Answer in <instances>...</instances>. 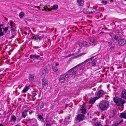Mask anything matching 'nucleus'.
Segmentation results:
<instances>
[{
	"mask_svg": "<svg viewBox=\"0 0 126 126\" xmlns=\"http://www.w3.org/2000/svg\"><path fill=\"white\" fill-rule=\"evenodd\" d=\"M109 106V102L106 100L101 101L99 104V108L102 111H104L107 110Z\"/></svg>",
	"mask_w": 126,
	"mask_h": 126,
	"instance_id": "obj_1",
	"label": "nucleus"
},
{
	"mask_svg": "<svg viewBox=\"0 0 126 126\" xmlns=\"http://www.w3.org/2000/svg\"><path fill=\"white\" fill-rule=\"evenodd\" d=\"M114 102L118 106H121L123 105L125 103V101L122 98L118 97H115L114 99Z\"/></svg>",
	"mask_w": 126,
	"mask_h": 126,
	"instance_id": "obj_2",
	"label": "nucleus"
},
{
	"mask_svg": "<svg viewBox=\"0 0 126 126\" xmlns=\"http://www.w3.org/2000/svg\"><path fill=\"white\" fill-rule=\"evenodd\" d=\"M48 73V70L47 66L43 67V69L40 72V74L41 78L44 79L46 74Z\"/></svg>",
	"mask_w": 126,
	"mask_h": 126,
	"instance_id": "obj_3",
	"label": "nucleus"
},
{
	"mask_svg": "<svg viewBox=\"0 0 126 126\" xmlns=\"http://www.w3.org/2000/svg\"><path fill=\"white\" fill-rule=\"evenodd\" d=\"M76 68L75 66H74L68 70L67 72L68 73L71 75H75V76H79V74H78V75L77 74H76V71L74 70Z\"/></svg>",
	"mask_w": 126,
	"mask_h": 126,
	"instance_id": "obj_4",
	"label": "nucleus"
},
{
	"mask_svg": "<svg viewBox=\"0 0 126 126\" xmlns=\"http://www.w3.org/2000/svg\"><path fill=\"white\" fill-rule=\"evenodd\" d=\"M14 23V22L12 21H10V25L11 26V29L12 31L13 34L14 35H16L17 33V31L15 29V27H14L13 25V24Z\"/></svg>",
	"mask_w": 126,
	"mask_h": 126,
	"instance_id": "obj_5",
	"label": "nucleus"
},
{
	"mask_svg": "<svg viewBox=\"0 0 126 126\" xmlns=\"http://www.w3.org/2000/svg\"><path fill=\"white\" fill-rule=\"evenodd\" d=\"M126 43V41L123 38H120L118 41V44L120 46H123Z\"/></svg>",
	"mask_w": 126,
	"mask_h": 126,
	"instance_id": "obj_6",
	"label": "nucleus"
},
{
	"mask_svg": "<svg viewBox=\"0 0 126 126\" xmlns=\"http://www.w3.org/2000/svg\"><path fill=\"white\" fill-rule=\"evenodd\" d=\"M84 117V116L83 114H79L77 116L76 119L78 121L80 122L83 120Z\"/></svg>",
	"mask_w": 126,
	"mask_h": 126,
	"instance_id": "obj_7",
	"label": "nucleus"
},
{
	"mask_svg": "<svg viewBox=\"0 0 126 126\" xmlns=\"http://www.w3.org/2000/svg\"><path fill=\"white\" fill-rule=\"evenodd\" d=\"M121 98L126 99V90H124L121 93Z\"/></svg>",
	"mask_w": 126,
	"mask_h": 126,
	"instance_id": "obj_8",
	"label": "nucleus"
},
{
	"mask_svg": "<svg viewBox=\"0 0 126 126\" xmlns=\"http://www.w3.org/2000/svg\"><path fill=\"white\" fill-rule=\"evenodd\" d=\"M98 99V98L97 97H92L90 98L89 103L92 104H93L95 102L96 100Z\"/></svg>",
	"mask_w": 126,
	"mask_h": 126,
	"instance_id": "obj_9",
	"label": "nucleus"
},
{
	"mask_svg": "<svg viewBox=\"0 0 126 126\" xmlns=\"http://www.w3.org/2000/svg\"><path fill=\"white\" fill-rule=\"evenodd\" d=\"M104 94V92L103 91L101 90L98 91L97 94V95L98 99L102 97Z\"/></svg>",
	"mask_w": 126,
	"mask_h": 126,
	"instance_id": "obj_10",
	"label": "nucleus"
},
{
	"mask_svg": "<svg viewBox=\"0 0 126 126\" xmlns=\"http://www.w3.org/2000/svg\"><path fill=\"white\" fill-rule=\"evenodd\" d=\"M40 57V56L36 54H31L30 56V58L31 59L35 58L36 59H38Z\"/></svg>",
	"mask_w": 126,
	"mask_h": 126,
	"instance_id": "obj_11",
	"label": "nucleus"
},
{
	"mask_svg": "<svg viewBox=\"0 0 126 126\" xmlns=\"http://www.w3.org/2000/svg\"><path fill=\"white\" fill-rule=\"evenodd\" d=\"M28 110H25L22 112V115L21 117L25 118L27 116V113L28 112Z\"/></svg>",
	"mask_w": 126,
	"mask_h": 126,
	"instance_id": "obj_12",
	"label": "nucleus"
},
{
	"mask_svg": "<svg viewBox=\"0 0 126 126\" xmlns=\"http://www.w3.org/2000/svg\"><path fill=\"white\" fill-rule=\"evenodd\" d=\"M90 8L84 9L83 10V12L85 14H93V11H90Z\"/></svg>",
	"mask_w": 126,
	"mask_h": 126,
	"instance_id": "obj_13",
	"label": "nucleus"
},
{
	"mask_svg": "<svg viewBox=\"0 0 126 126\" xmlns=\"http://www.w3.org/2000/svg\"><path fill=\"white\" fill-rule=\"evenodd\" d=\"M89 46L88 43L86 42L85 41H83L82 42V47H87Z\"/></svg>",
	"mask_w": 126,
	"mask_h": 126,
	"instance_id": "obj_14",
	"label": "nucleus"
},
{
	"mask_svg": "<svg viewBox=\"0 0 126 126\" xmlns=\"http://www.w3.org/2000/svg\"><path fill=\"white\" fill-rule=\"evenodd\" d=\"M42 82L43 86H46L47 85L48 81L47 79H42Z\"/></svg>",
	"mask_w": 126,
	"mask_h": 126,
	"instance_id": "obj_15",
	"label": "nucleus"
},
{
	"mask_svg": "<svg viewBox=\"0 0 126 126\" xmlns=\"http://www.w3.org/2000/svg\"><path fill=\"white\" fill-rule=\"evenodd\" d=\"M84 1L83 0H77V2L79 6H82L84 5Z\"/></svg>",
	"mask_w": 126,
	"mask_h": 126,
	"instance_id": "obj_16",
	"label": "nucleus"
},
{
	"mask_svg": "<svg viewBox=\"0 0 126 126\" xmlns=\"http://www.w3.org/2000/svg\"><path fill=\"white\" fill-rule=\"evenodd\" d=\"M30 88L29 86L28 85H26L24 88L23 89L22 91V93H24L28 91Z\"/></svg>",
	"mask_w": 126,
	"mask_h": 126,
	"instance_id": "obj_17",
	"label": "nucleus"
},
{
	"mask_svg": "<svg viewBox=\"0 0 126 126\" xmlns=\"http://www.w3.org/2000/svg\"><path fill=\"white\" fill-rule=\"evenodd\" d=\"M43 37L40 36L39 35H35V40H37L38 39L39 41H41L43 38Z\"/></svg>",
	"mask_w": 126,
	"mask_h": 126,
	"instance_id": "obj_18",
	"label": "nucleus"
},
{
	"mask_svg": "<svg viewBox=\"0 0 126 126\" xmlns=\"http://www.w3.org/2000/svg\"><path fill=\"white\" fill-rule=\"evenodd\" d=\"M96 43V41L94 39H91L89 42V43L92 45H94Z\"/></svg>",
	"mask_w": 126,
	"mask_h": 126,
	"instance_id": "obj_19",
	"label": "nucleus"
},
{
	"mask_svg": "<svg viewBox=\"0 0 126 126\" xmlns=\"http://www.w3.org/2000/svg\"><path fill=\"white\" fill-rule=\"evenodd\" d=\"M119 117L120 118L126 119V113L124 112L120 113Z\"/></svg>",
	"mask_w": 126,
	"mask_h": 126,
	"instance_id": "obj_20",
	"label": "nucleus"
},
{
	"mask_svg": "<svg viewBox=\"0 0 126 126\" xmlns=\"http://www.w3.org/2000/svg\"><path fill=\"white\" fill-rule=\"evenodd\" d=\"M16 120V118L15 116L13 115H12L11 117L10 118V121L15 122Z\"/></svg>",
	"mask_w": 126,
	"mask_h": 126,
	"instance_id": "obj_21",
	"label": "nucleus"
},
{
	"mask_svg": "<svg viewBox=\"0 0 126 126\" xmlns=\"http://www.w3.org/2000/svg\"><path fill=\"white\" fill-rule=\"evenodd\" d=\"M29 77L30 79H34L35 78V75L33 73H31L29 74Z\"/></svg>",
	"mask_w": 126,
	"mask_h": 126,
	"instance_id": "obj_22",
	"label": "nucleus"
},
{
	"mask_svg": "<svg viewBox=\"0 0 126 126\" xmlns=\"http://www.w3.org/2000/svg\"><path fill=\"white\" fill-rule=\"evenodd\" d=\"M81 111V112L83 114H85L86 112V110L85 107L84 106H83L82 108L80 109Z\"/></svg>",
	"mask_w": 126,
	"mask_h": 126,
	"instance_id": "obj_23",
	"label": "nucleus"
},
{
	"mask_svg": "<svg viewBox=\"0 0 126 126\" xmlns=\"http://www.w3.org/2000/svg\"><path fill=\"white\" fill-rule=\"evenodd\" d=\"M95 57V56H94L92 57L91 58H89L88 59H87L85 61L86 63L88 62V61L91 60L92 61V62H94V60L95 59H94V57Z\"/></svg>",
	"mask_w": 126,
	"mask_h": 126,
	"instance_id": "obj_24",
	"label": "nucleus"
},
{
	"mask_svg": "<svg viewBox=\"0 0 126 126\" xmlns=\"http://www.w3.org/2000/svg\"><path fill=\"white\" fill-rule=\"evenodd\" d=\"M93 13H94V14H97L98 13H99L100 11L99 10H98L97 9H93Z\"/></svg>",
	"mask_w": 126,
	"mask_h": 126,
	"instance_id": "obj_25",
	"label": "nucleus"
},
{
	"mask_svg": "<svg viewBox=\"0 0 126 126\" xmlns=\"http://www.w3.org/2000/svg\"><path fill=\"white\" fill-rule=\"evenodd\" d=\"M112 46H111L109 48V50L110 51H113L114 50L115 48V44H112Z\"/></svg>",
	"mask_w": 126,
	"mask_h": 126,
	"instance_id": "obj_26",
	"label": "nucleus"
},
{
	"mask_svg": "<svg viewBox=\"0 0 126 126\" xmlns=\"http://www.w3.org/2000/svg\"><path fill=\"white\" fill-rule=\"evenodd\" d=\"M38 118H39V120L43 122L44 120L43 117L41 115H38Z\"/></svg>",
	"mask_w": 126,
	"mask_h": 126,
	"instance_id": "obj_27",
	"label": "nucleus"
},
{
	"mask_svg": "<svg viewBox=\"0 0 126 126\" xmlns=\"http://www.w3.org/2000/svg\"><path fill=\"white\" fill-rule=\"evenodd\" d=\"M44 10L46 11H50L52 10V9L48 8L47 6H45L44 7Z\"/></svg>",
	"mask_w": 126,
	"mask_h": 126,
	"instance_id": "obj_28",
	"label": "nucleus"
},
{
	"mask_svg": "<svg viewBox=\"0 0 126 126\" xmlns=\"http://www.w3.org/2000/svg\"><path fill=\"white\" fill-rule=\"evenodd\" d=\"M52 69L53 71L54 72H56L58 70V68L57 67H56V66H53Z\"/></svg>",
	"mask_w": 126,
	"mask_h": 126,
	"instance_id": "obj_29",
	"label": "nucleus"
},
{
	"mask_svg": "<svg viewBox=\"0 0 126 126\" xmlns=\"http://www.w3.org/2000/svg\"><path fill=\"white\" fill-rule=\"evenodd\" d=\"M24 15V13L23 12H21L19 14V16L20 18H22L23 17Z\"/></svg>",
	"mask_w": 126,
	"mask_h": 126,
	"instance_id": "obj_30",
	"label": "nucleus"
},
{
	"mask_svg": "<svg viewBox=\"0 0 126 126\" xmlns=\"http://www.w3.org/2000/svg\"><path fill=\"white\" fill-rule=\"evenodd\" d=\"M97 63V61L92 62L91 63L92 65L93 66H96Z\"/></svg>",
	"mask_w": 126,
	"mask_h": 126,
	"instance_id": "obj_31",
	"label": "nucleus"
},
{
	"mask_svg": "<svg viewBox=\"0 0 126 126\" xmlns=\"http://www.w3.org/2000/svg\"><path fill=\"white\" fill-rule=\"evenodd\" d=\"M86 63L85 61H84L83 62H82L81 63H79V64H78V65H76V66H75L77 68V67H78L79 66H81L82 64H84V63Z\"/></svg>",
	"mask_w": 126,
	"mask_h": 126,
	"instance_id": "obj_32",
	"label": "nucleus"
},
{
	"mask_svg": "<svg viewBox=\"0 0 126 126\" xmlns=\"http://www.w3.org/2000/svg\"><path fill=\"white\" fill-rule=\"evenodd\" d=\"M58 5H53V6L52 8V9H55L56 10L58 8Z\"/></svg>",
	"mask_w": 126,
	"mask_h": 126,
	"instance_id": "obj_33",
	"label": "nucleus"
},
{
	"mask_svg": "<svg viewBox=\"0 0 126 126\" xmlns=\"http://www.w3.org/2000/svg\"><path fill=\"white\" fill-rule=\"evenodd\" d=\"M44 104L42 102H41L39 103V107L40 108L42 109L43 107Z\"/></svg>",
	"mask_w": 126,
	"mask_h": 126,
	"instance_id": "obj_34",
	"label": "nucleus"
},
{
	"mask_svg": "<svg viewBox=\"0 0 126 126\" xmlns=\"http://www.w3.org/2000/svg\"><path fill=\"white\" fill-rule=\"evenodd\" d=\"M9 26H8V27H5V28H3L2 29H3V31H5L6 32L7 31H8V27H9Z\"/></svg>",
	"mask_w": 126,
	"mask_h": 126,
	"instance_id": "obj_35",
	"label": "nucleus"
},
{
	"mask_svg": "<svg viewBox=\"0 0 126 126\" xmlns=\"http://www.w3.org/2000/svg\"><path fill=\"white\" fill-rule=\"evenodd\" d=\"M32 95H31L32 97L33 98L36 95V93L34 92H33L32 93Z\"/></svg>",
	"mask_w": 126,
	"mask_h": 126,
	"instance_id": "obj_36",
	"label": "nucleus"
},
{
	"mask_svg": "<svg viewBox=\"0 0 126 126\" xmlns=\"http://www.w3.org/2000/svg\"><path fill=\"white\" fill-rule=\"evenodd\" d=\"M69 74L68 73H66L64 74L65 77L66 78H68L69 77Z\"/></svg>",
	"mask_w": 126,
	"mask_h": 126,
	"instance_id": "obj_37",
	"label": "nucleus"
},
{
	"mask_svg": "<svg viewBox=\"0 0 126 126\" xmlns=\"http://www.w3.org/2000/svg\"><path fill=\"white\" fill-rule=\"evenodd\" d=\"M102 125L100 123H96L95 124L94 126H102Z\"/></svg>",
	"mask_w": 126,
	"mask_h": 126,
	"instance_id": "obj_38",
	"label": "nucleus"
},
{
	"mask_svg": "<svg viewBox=\"0 0 126 126\" xmlns=\"http://www.w3.org/2000/svg\"><path fill=\"white\" fill-rule=\"evenodd\" d=\"M77 44L78 45V46H79L81 47H82V43L78 42Z\"/></svg>",
	"mask_w": 126,
	"mask_h": 126,
	"instance_id": "obj_39",
	"label": "nucleus"
},
{
	"mask_svg": "<svg viewBox=\"0 0 126 126\" xmlns=\"http://www.w3.org/2000/svg\"><path fill=\"white\" fill-rule=\"evenodd\" d=\"M120 39V38L118 36H116V37H115V38L114 39L116 40V41H118Z\"/></svg>",
	"mask_w": 126,
	"mask_h": 126,
	"instance_id": "obj_40",
	"label": "nucleus"
},
{
	"mask_svg": "<svg viewBox=\"0 0 126 126\" xmlns=\"http://www.w3.org/2000/svg\"><path fill=\"white\" fill-rule=\"evenodd\" d=\"M59 79H65L64 74L61 75Z\"/></svg>",
	"mask_w": 126,
	"mask_h": 126,
	"instance_id": "obj_41",
	"label": "nucleus"
},
{
	"mask_svg": "<svg viewBox=\"0 0 126 126\" xmlns=\"http://www.w3.org/2000/svg\"><path fill=\"white\" fill-rule=\"evenodd\" d=\"M119 124V123H114L112 124L113 126H117Z\"/></svg>",
	"mask_w": 126,
	"mask_h": 126,
	"instance_id": "obj_42",
	"label": "nucleus"
},
{
	"mask_svg": "<svg viewBox=\"0 0 126 126\" xmlns=\"http://www.w3.org/2000/svg\"><path fill=\"white\" fill-rule=\"evenodd\" d=\"M101 3L103 4H104L105 5L107 3V1H104L103 0H102L101 2Z\"/></svg>",
	"mask_w": 126,
	"mask_h": 126,
	"instance_id": "obj_43",
	"label": "nucleus"
},
{
	"mask_svg": "<svg viewBox=\"0 0 126 126\" xmlns=\"http://www.w3.org/2000/svg\"><path fill=\"white\" fill-rule=\"evenodd\" d=\"M109 47H110L111 46H112V44H114L113 43H109Z\"/></svg>",
	"mask_w": 126,
	"mask_h": 126,
	"instance_id": "obj_44",
	"label": "nucleus"
},
{
	"mask_svg": "<svg viewBox=\"0 0 126 126\" xmlns=\"http://www.w3.org/2000/svg\"><path fill=\"white\" fill-rule=\"evenodd\" d=\"M113 112L114 115H115L116 114V111L115 110H113Z\"/></svg>",
	"mask_w": 126,
	"mask_h": 126,
	"instance_id": "obj_45",
	"label": "nucleus"
},
{
	"mask_svg": "<svg viewBox=\"0 0 126 126\" xmlns=\"http://www.w3.org/2000/svg\"><path fill=\"white\" fill-rule=\"evenodd\" d=\"M85 54V53H81L79 55H78V56H82V55H83V54Z\"/></svg>",
	"mask_w": 126,
	"mask_h": 126,
	"instance_id": "obj_46",
	"label": "nucleus"
},
{
	"mask_svg": "<svg viewBox=\"0 0 126 126\" xmlns=\"http://www.w3.org/2000/svg\"><path fill=\"white\" fill-rule=\"evenodd\" d=\"M4 34V33L3 32H0V37L1 36L3 35Z\"/></svg>",
	"mask_w": 126,
	"mask_h": 126,
	"instance_id": "obj_47",
	"label": "nucleus"
},
{
	"mask_svg": "<svg viewBox=\"0 0 126 126\" xmlns=\"http://www.w3.org/2000/svg\"><path fill=\"white\" fill-rule=\"evenodd\" d=\"M115 37H116V35H113L112 37V38L114 39L115 38Z\"/></svg>",
	"mask_w": 126,
	"mask_h": 126,
	"instance_id": "obj_48",
	"label": "nucleus"
},
{
	"mask_svg": "<svg viewBox=\"0 0 126 126\" xmlns=\"http://www.w3.org/2000/svg\"><path fill=\"white\" fill-rule=\"evenodd\" d=\"M33 112V111H29V113L30 114H31Z\"/></svg>",
	"mask_w": 126,
	"mask_h": 126,
	"instance_id": "obj_49",
	"label": "nucleus"
},
{
	"mask_svg": "<svg viewBox=\"0 0 126 126\" xmlns=\"http://www.w3.org/2000/svg\"><path fill=\"white\" fill-rule=\"evenodd\" d=\"M31 38L35 40V35H34V36H32L31 37Z\"/></svg>",
	"mask_w": 126,
	"mask_h": 126,
	"instance_id": "obj_50",
	"label": "nucleus"
},
{
	"mask_svg": "<svg viewBox=\"0 0 126 126\" xmlns=\"http://www.w3.org/2000/svg\"><path fill=\"white\" fill-rule=\"evenodd\" d=\"M15 37V36L14 35H12L11 37H10V39H12L13 38H14Z\"/></svg>",
	"mask_w": 126,
	"mask_h": 126,
	"instance_id": "obj_51",
	"label": "nucleus"
},
{
	"mask_svg": "<svg viewBox=\"0 0 126 126\" xmlns=\"http://www.w3.org/2000/svg\"><path fill=\"white\" fill-rule=\"evenodd\" d=\"M35 8H37L39 9L40 7L39 6H35Z\"/></svg>",
	"mask_w": 126,
	"mask_h": 126,
	"instance_id": "obj_52",
	"label": "nucleus"
},
{
	"mask_svg": "<svg viewBox=\"0 0 126 126\" xmlns=\"http://www.w3.org/2000/svg\"><path fill=\"white\" fill-rule=\"evenodd\" d=\"M59 65V64L58 63H57L55 64V66H56V67L57 66H58Z\"/></svg>",
	"mask_w": 126,
	"mask_h": 126,
	"instance_id": "obj_53",
	"label": "nucleus"
},
{
	"mask_svg": "<svg viewBox=\"0 0 126 126\" xmlns=\"http://www.w3.org/2000/svg\"><path fill=\"white\" fill-rule=\"evenodd\" d=\"M17 87H16V90L15 91V93H16L17 92Z\"/></svg>",
	"mask_w": 126,
	"mask_h": 126,
	"instance_id": "obj_54",
	"label": "nucleus"
},
{
	"mask_svg": "<svg viewBox=\"0 0 126 126\" xmlns=\"http://www.w3.org/2000/svg\"><path fill=\"white\" fill-rule=\"evenodd\" d=\"M70 116H68V117H66V119H70Z\"/></svg>",
	"mask_w": 126,
	"mask_h": 126,
	"instance_id": "obj_55",
	"label": "nucleus"
},
{
	"mask_svg": "<svg viewBox=\"0 0 126 126\" xmlns=\"http://www.w3.org/2000/svg\"><path fill=\"white\" fill-rule=\"evenodd\" d=\"M123 120H122L121 121H120V122L119 123V124H120V123H121L122 122H123Z\"/></svg>",
	"mask_w": 126,
	"mask_h": 126,
	"instance_id": "obj_56",
	"label": "nucleus"
},
{
	"mask_svg": "<svg viewBox=\"0 0 126 126\" xmlns=\"http://www.w3.org/2000/svg\"><path fill=\"white\" fill-rule=\"evenodd\" d=\"M2 28H1L0 27V32H2Z\"/></svg>",
	"mask_w": 126,
	"mask_h": 126,
	"instance_id": "obj_57",
	"label": "nucleus"
},
{
	"mask_svg": "<svg viewBox=\"0 0 126 126\" xmlns=\"http://www.w3.org/2000/svg\"><path fill=\"white\" fill-rule=\"evenodd\" d=\"M63 110H61V111H60V113H63Z\"/></svg>",
	"mask_w": 126,
	"mask_h": 126,
	"instance_id": "obj_58",
	"label": "nucleus"
},
{
	"mask_svg": "<svg viewBox=\"0 0 126 126\" xmlns=\"http://www.w3.org/2000/svg\"><path fill=\"white\" fill-rule=\"evenodd\" d=\"M24 33L25 34H26V35L27 34V32H26L25 31L24 32Z\"/></svg>",
	"mask_w": 126,
	"mask_h": 126,
	"instance_id": "obj_59",
	"label": "nucleus"
},
{
	"mask_svg": "<svg viewBox=\"0 0 126 126\" xmlns=\"http://www.w3.org/2000/svg\"><path fill=\"white\" fill-rule=\"evenodd\" d=\"M3 25L2 24H0V27L1 26H3Z\"/></svg>",
	"mask_w": 126,
	"mask_h": 126,
	"instance_id": "obj_60",
	"label": "nucleus"
},
{
	"mask_svg": "<svg viewBox=\"0 0 126 126\" xmlns=\"http://www.w3.org/2000/svg\"><path fill=\"white\" fill-rule=\"evenodd\" d=\"M113 0H110V2H113Z\"/></svg>",
	"mask_w": 126,
	"mask_h": 126,
	"instance_id": "obj_61",
	"label": "nucleus"
},
{
	"mask_svg": "<svg viewBox=\"0 0 126 126\" xmlns=\"http://www.w3.org/2000/svg\"><path fill=\"white\" fill-rule=\"evenodd\" d=\"M101 76H102V77H104V75L103 74H102L101 75Z\"/></svg>",
	"mask_w": 126,
	"mask_h": 126,
	"instance_id": "obj_62",
	"label": "nucleus"
},
{
	"mask_svg": "<svg viewBox=\"0 0 126 126\" xmlns=\"http://www.w3.org/2000/svg\"><path fill=\"white\" fill-rule=\"evenodd\" d=\"M0 126H3L2 124H0Z\"/></svg>",
	"mask_w": 126,
	"mask_h": 126,
	"instance_id": "obj_63",
	"label": "nucleus"
},
{
	"mask_svg": "<svg viewBox=\"0 0 126 126\" xmlns=\"http://www.w3.org/2000/svg\"><path fill=\"white\" fill-rule=\"evenodd\" d=\"M105 126H108V125H105Z\"/></svg>",
	"mask_w": 126,
	"mask_h": 126,
	"instance_id": "obj_64",
	"label": "nucleus"
}]
</instances>
